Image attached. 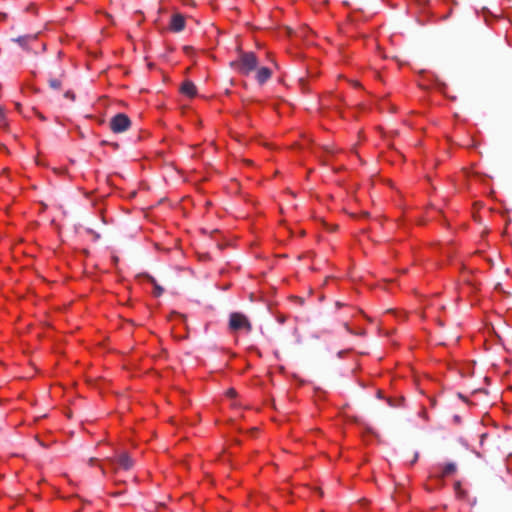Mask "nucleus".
<instances>
[{"mask_svg":"<svg viewBox=\"0 0 512 512\" xmlns=\"http://www.w3.org/2000/svg\"><path fill=\"white\" fill-rule=\"evenodd\" d=\"M272 75V71L268 67H261L257 69L256 80L258 83H265Z\"/></svg>","mask_w":512,"mask_h":512,"instance_id":"0eeeda50","label":"nucleus"},{"mask_svg":"<svg viewBox=\"0 0 512 512\" xmlns=\"http://www.w3.org/2000/svg\"><path fill=\"white\" fill-rule=\"evenodd\" d=\"M65 70H61L58 77H50L48 80L49 87L53 90H60L63 87V78H65Z\"/></svg>","mask_w":512,"mask_h":512,"instance_id":"39448f33","label":"nucleus"},{"mask_svg":"<svg viewBox=\"0 0 512 512\" xmlns=\"http://www.w3.org/2000/svg\"><path fill=\"white\" fill-rule=\"evenodd\" d=\"M180 91L188 97H194L197 93V88L193 82L187 80L182 83Z\"/></svg>","mask_w":512,"mask_h":512,"instance_id":"423d86ee","label":"nucleus"},{"mask_svg":"<svg viewBox=\"0 0 512 512\" xmlns=\"http://www.w3.org/2000/svg\"><path fill=\"white\" fill-rule=\"evenodd\" d=\"M231 67L239 74L248 76L258 66V59L253 52H242L239 58L231 62Z\"/></svg>","mask_w":512,"mask_h":512,"instance_id":"f257e3e1","label":"nucleus"},{"mask_svg":"<svg viewBox=\"0 0 512 512\" xmlns=\"http://www.w3.org/2000/svg\"><path fill=\"white\" fill-rule=\"evenodd\" d=\"M147 278H148L149 282H151V283L153 284V286H154L155 284H157L156 280H155L152 276H149V275H148V276H147Z\"/></svg>","mask_w":512,"mask_h":512,"instance_id":"4468645a","label":"nucleus"},{"mask_svg":"<svg viewBox=\"0 0 512 512\" xmlns=\"http://www.w3.org/2000/svg\"><path fill=\"white\" fill-rule=\"evenodd\" d=\"M317 491L319 492L320 496L323 495V492H322V490L320 488H317Z\"/></svg>","mask_w":512,"mask_h":512,"instance_id":"412c9836","label":"nucleus"},{"mask_svg":"<svg viewBox=\"0 0 512 512\" xmlns=\"http://www.w3.org/2000/svg\"><path fill=\"white\" fill-rule=\"evenodd\" d=\"M95 460H96V459L91 458V459H90V464H94V461H95Z\"/></svg>","mask_w":512,"mask_h":512,"instance_id":"4be33fe9","label":"nucleus"},{"mask_svg":"<svg viewBox=\"0 0 512 512\" xmlns=\"http://www.w3.org/2000/svg\"><path fill=\"white\" fill-rule=\"evenodd\" d=\"M4 125H5V121H4V117H3L2 120L0 119V127H2Z\"/></svg>","mask_w":512,"mask_h":512,"instance_id":"a211bd4d","label":"nucleus"},{"mask_svg":"<svg viewBox=\"0 0 512 512\" xmlns=\"http://www.w3.org/2000/svg\"><path fill=\"white\" fill-rule=\"evenodd\" d=\"M236 394H237L236 391L234 389H232V388L227 391V395L229 397H235Z\"/></svg>","mask_w":512,"mask_h":512,"instance_id":"ddd939ff","label":"nucleus"},{"mask_svg":"<svg viewBox=\"0 0 512 512\" xmlns=\"http://www.w3.org/2000/svg\"><path fill=\"white\" fill-rule=\"evenodd\" d=\"M37 115L39 116V118H40L41 120H45V117H44L42 114L37 113Z\"/></svg>","mask_w":512,"mask_h":512,"instance_id":"aec40b11","label":"nucleus"},{"mask_svg":"<svg viewBox=\"0 0 512 512\" xmlns=\"http://www.w3.org/2000/svg\"><path fill=\"white\" fill-rule=\"evenodd\" d=\"M185 28V18L182 14H174L171 18L170 29L174 32H180Z\"/></svg>","mask_w":512,"mask_h":512,"instance_id":"20e7f679","label":"nucleus"},{"mask_svg":"<svg viewBox=\"0 0 512 512\" xmlns=\"http://www.w3.org/2000/svg\"><path fill=\"white\" fill-rule=\"evenodd\" d=\"M5 16H6L5 14H0V19L5 18Z\"/></svg>","mask_w":512,"mask_h":512,"instance_id":"5701e85b","label":"nucleus"},{"mask_svg":"<svg viewBox=\"0 0 512 512\" xmlns=\"http://www.w3.org/2000/svg\"><path fill=\"white\" fill-rule=\"evenodd\" d=\"M113 147H114V148H118V144H117V143H114V144H113Z\"/></svg>","mask_w":512,"mask_h":512,"instance_id":"b1692460","label":"nucleus"},{"mask_svg":"<svg viewBox=\"0 0 512 512\" xmlns=\"http://www.w3.org/2000/svg\"><path fill=\"white\" fill-rule=\"evenodd\" d=\"M229 328L233 331L245 329L247 332L252 330V325L248 318L241 313H231L229 318Z\"/></svg>","mask_w":512,"mask_h":512,"instance_id":"7ed1b4c3","label":"nucleus"},{"mask_svg":"<svg viewBox=\"0 0 512 512\" xmlns=\"http://www.w3.org/2000/svg\"><path fill=\"white\" fill-rule=\"evenodd\" d=\"M163 292H164L163 287H161V286H160V285H158V284H155V285H154V295H155L156 297L161 296V295L163 294Z\"/></svg>","mask_w":512,"mask_h":512,"instance_id":"9b49d317","label":"nucleus"},{"mask_svg":"<svg viewBox=\"0 0 512 512\" xmlns=\"http://www.w3.org/2000/svg\"><path fill=\"white\" fill-rule=\"evenodd\" d=\"M456 471V465L454 463H447L442 470V477H447Z\"/></svg>","mask_w":512,"mask_h":512,"instance_id":"9d476101","label":"nucleus"},{"mask_svg":"<svg viewBox=\"0 0 512 512\" xmlns=\"http://www.w3.org/2000/svg\"><path fill=\"white\" fill-rule=\"evenodd\" d=\"M33 40H36V35H24L13 39V41L17 42L23 48H26L27 44Z\"/></svg>","mask_w":512,"mask_h":512,"instance_id":"1a4fd4ad","label":"nucleus"},{"mask_svg":"<svg viewBox=\"0 0 512 512\" xmlns=\"http://www.w3.org/2000/svg\"><path fill=\"white\" fill-rule=\"evenodd\" d=\"M3 118V108L0 106V119L2 120Z\"/></svg>","mask_w":512,"mask_h":512,"instance_id":"f3484780","label":"nucleus"},{"mask_svg":"<svg viewBox=\"0 0 512 512\" xmlns=\"http://www.w3.org/2000/svg\"><path fill=\"white\" fill-rule=\"evenodd\" d=\"M418 456H419V454H418V453H415L414 458H413V460H412V462H411L412 464H414V463L417 461Z\"/></svg>","mask_w":512,"mask_h":512,"instance_id":"dca6fc26","label":"nucleus"},{"mask_svg":"<svg viewBox=\"0 0 512 512\" xmlns=\"http://www.w3.org/2000/svg\"><path fill=\"white\" fill-rule=\"evenodd\" d=\"M455 489L456 490L460 489V483L459 482L455 483Z\"/></svg>","mask_w":512,"mask_h":512,"instance_id":"6ab92c4d","label":"nucleus"},{"mask_svg":"<svg viewBox=\"0 0 512 512\" xmlns=\"http://www.w3.org/2000/svg\"><path fill=\"white\" fill-rule=\"evenodd\" d=\"M132 125L130 118L124 113L114 115L109 122V127L113 133L119 134L127 131Z\"/></svg>","mask_w":512,"mask_h":512,"instance_id":"f03ea898","label":"nucleus"},{"mask_svg":"<svg viewBox=\"0 0 512 512\" xmlns=\"http://www.w3.org/2000/svg\"><path fill=\"white\" fill-rule=\"evenodd\" d=\"M64 97L71 100V101H74L75 100V94L73 91L71 90H67L65 93H64Z\"/></svg>","mask_w":512,"mask_h":512,"instance_id":"f8f14e48","label":"nucleus"},{"mask_svg":"<svg viewBox=\"0 0 512 512\" xmlns=\"http://www.w3.org/2000/svg\"><path fill=\"white\" fill-rule=\"evenodd\" d=\"M118 463L120 467L123 468L124 470H130L133 467V460L126 452H123L119 455Z\"/></svg>","mask_w":512,"mask_h":512,"instance_id":"6e6552de","label":"nucleus"},{"mask_svg":"<svg viewBox=\"0 0 512 512\" xmlns=\"http://www.w3.org/2000/svg\"><path fill=\"white\" fill-rule=\"evenodd\" d=\"M486 437H487V434H482V435H481V440H480V444H481V446H483V444H484V440H485V438H486Z\"/></svg>","mask_w":512,"mask_h":512,"instance_id":"2eb2a0df","label":"nucleus"}]
</instances>
